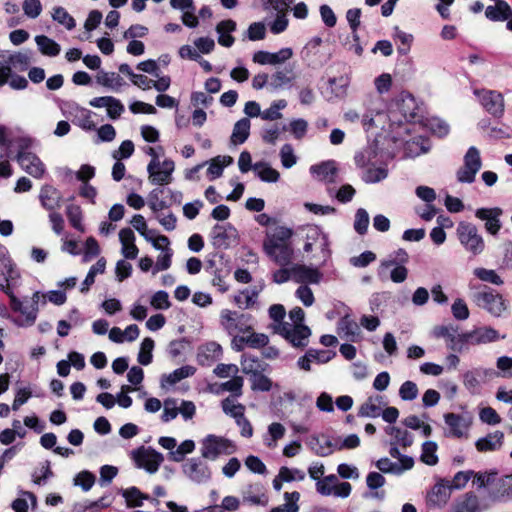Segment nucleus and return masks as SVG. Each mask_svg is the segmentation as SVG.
I'll return each mask as SVG.
<instances>
[{
    "mask_svg": "<svg viewBox=\"0 0 512 512\" xmlns=\"http://www.w3.org/2000/svg\"><path fill=\"white\" fill-rule=\"evenodd\" d=\"M512 16V8L507 1L489 5L485 9V17L492 22H504Z\"/></svg>",
    "mask_w": 512,
    "mask_h": 512,
    "instance_id": "23",
    "label": "nucleus"
},
{
    "mask_svg": "<svg viewBox=\"0 0 512 512\" xmlns=\"http://www.w3.org/2000/svg\"><path fill=\"white\" fill-rule=\"evenodd\" d=\"M151 306L159 310H167L171 307L169 294L164 290H159L153 294L150 301Z\"/></svg>",
    "mask_w": 512,
    "mask_h": 512,
    "instance_id": "60",
    "label": "nucleus"
},
{
    "mask_svg": "<svg viewBox=\"0 0 512 512\" xmlns=\"http://www.w3.org/2000/svg\"><path fill=\"white\" fill-rule=\"evenodd\" d=\"M232 163L233 158L231 156H217L210 162L207 173L211 175L212 178H218L223 174L224 168Z\"/></svg>",
    "mask_w": 512,
    "mask_h": 512,
    "instance_id": "43",
    "label": "nucleus"
},
{
    "mask_svg": "<svg viewBox=\"0 0 512 512\" xmlns=\"http://www.w3.org/2000/svg\"><path fill=\"white\" fill-rule=\"evenodd\" d=\"M237 447L228 438L208 434L201 441V456L204 459L216 460L220 455H230L236 452Z\"/></svg>",
    "mask_w": 512,
    "mask_h": 512,
    "instance_id": "5",
    "label": "nucleus"
},
{
    "mask_svg": "<svg viewBox=\"0 0 512 512\" xmlns=\"http://www.w3.org/2000/svg\"><path fill=\"white\" fill-rule=\"evenodd\" d=\"M66 215L68 217V220L71 224V226L80 231V232H84V226L82 224V218H83V215H82V210L80 208V206L78 205H68L66 207Z\"/></svg>",
    "mask_w": 512,
    "mask_h": 512,
    "instance_id": "48",
    "label": "nucleus"
},
{
    "mask_svg": "<svg viewBox=\"0 0 512 512\" xmlns=\"http://www.w3.org/2000/svg\"><path fill=\"white\" fill-rule=\"evenodd\" d=\"M451 312L453 317L459 321L468 319L470 315L467 304L461 298H458L453 302Z\"/></svg>",
    "mask_w": 512,
    "mask_h": 512,
    "instance_id": "62",
    "label": "nucleus"
},
{
    "mask_svg": "<svg viewBox=\"0 0 512 512\" xmlns=\"http://www.w3.org/2000/svg\"><path fill=\"white\" fill-rule=\"evenodd\" d=\"M35 42L38 46L39 51L43 55L55 57L61 51L60 45L56 41L45 35H37L35 37Z\"/></svg>",
    "mask_w": 512,
    "mask_h": 512,
    "instance_id": "31",
    "label": "nucleus"
},
{
    "mask_svg": "<svg viewBox=\"0 0 512 512\" xmlns=\"http://www.w3.org/2000/svg\"><path fill=\"white\" fill-rule=\"evenodd\" d=\"M284 499L286 503L283 505H279L277 507H273L269 512H298L299 506L297 502L300 499V493L297 491L293 492H285Z\"/></svg>",
    "mask_w": 512,
    "mask_h": 512,
    "instance_id": "40",
    "label": "nucleus"
},
{
    "mask_svg": "<svg viewBox=\"0 0 512 512\" xmlns=\"http://www.w3.org/2000/svg\"><path fill=\"white\" fill-rule=\"evenodd\" d=\"M437 443L434 441H425L422 444L421 461L429 466H434L438 463V456L436 454Z\"/></svg>",
    "mask_w": 512,
    "mask_h": 512,
    "instance_id": "46",
    "label": "nucleus"
},
{
    "mask_svg": "<svg viewBox=\"0 0 512 512\" xmlns=\"http://www.w3.org/2000/svg\"><path fill=\"white\" fill-rule=\"evenodd\" d=\"M498 475L497 470H491L489 472H474L473 484L478 488L482 489L487 486H491L495 482V476Z\"/></svg>",
    "mask_w": 512,
    "mask_h": 512,
    "instance_id": "52",
    "label": "nucleus"
},
{
    "mask_svg": "<svg viewBox=\"0 0 512 512\" xmlns=\"http://www.w3.org/2000/svg\"><path fill=\"white\" fill-rule=\"evenodd\" d=\"M287 106V102L284 99L272 102L268 109L261 112V118L263 120L274 121L282 117L280 110Z\"/></svg>",
    "mask_w": 512,
    "mask_h": 512,
    "instance_id": "49",
    "label": "nucleus"
},
{
    "mask_svg": "<svg viewBox=\"0 0 512 512\" xmlns=\"http://www.w3.org/2000/svg\"><path fill=\"white\" fill-rule=\"evenodd\" d=\"M502 214L503 210L500 207L478 208L475 211V217L485 221L486 231L493 236L498 235L502 227L500 220Z\"/></svg>",
    "mask_w": 512,
    "mask_h": 512,
    "instance_id": "13",
    "label": "nucleus"
},
{
    "mask_svg": "<svg viewBox=\"0 0 512 512\" xmlns=\"http://www.w3.org/2000/svg\"><path fill=\"white\" fill-rule=\"evenodd\" d=\"M166 191L163 187H158L150 191L147 197V203L150 209L157 213L159 211H162L170 206L169 203H167L164 200L160 199V196Z\"/></svg>",
    "mask_w": 512,
    "mask_h": 512,
    "instance_id": "41",
    "label": "nucleus"
},
{
    "mask_svg": "<svg viewBox=\"0 0 512 512\" xmlns=\"http://www.w3.org/2000/svg\"><path fill=\"white\" fill-rule=\"evenodd\" d=\"M409 261V255L407 251L403 248H399L394 252V258L393 259H387L383 260L380 263L379 269H378V276L380 278L383 277L384 272L394 265H405Z\"/></svg>",
    "mask_w": 512,
    "mask_h": 512,
    "instance_id": "34",
    "label": "nucleus"
},
{
    "mask_svg": "<svg viewBox=\"0 0 512 512\" xmlns=\"http://www.w3.org/2000/svg\"><path fill=\"white\" fill-rule=\"evenodd\" d=\"M473 273L483 282H488L497 286H500L504 283L502 278L496 273L495 270L479 267L474 269Z\"/></svg>",
    "mask_w": 512,
    "mask_h": 512,
    "instance_id": "53",
    "label": "nucleus"
},
{
    "mask_svg": "<svg viewBox=\"0 0 512 512\" xmlns=\"http://www.w3.org/2000/svg\"><path fill=\"white\" fill-rule=\"evenodd\" d=\"M452 489L450 481L441 479L431 489L427 495V505L429 507L444 506L451 496Z\"/></svg>",
    "mask_w": 512,
    "mask_h": 512,
    "instance_id": "14",
    "label": "nucleus"
},
{
    "mask_svg": "<svg viewBox=\"0 0 512 512\" xmlns=\"http://www.w3.org/2000/svg\"><path fill=\"white\" fill-rule=\"evenodd\" d=\"M292 336L289 339V343L297 348L306 347L308 344V338L311 335V330L306 325H294Z\"/></svg>",
    "mask_w": 512,
    "mask_h": 512,
    "instance_id": "37",
    "label": "nucleus"
},
{
    "mask_svg": "<svg viewBox=\"0 0 512 512\" xmlns=\"http://www.w3.org/2000/svg\"><path fill=\"white\" fill-rule=\"evenodd\" d=\"M131 454L136 466L145 469L150 474L157 472L164 461L163 455L152 447L141 446L133 450Z\"/></svg>",
    "mask_w": 512,
    "mask_h": 512,
    "instance_id": "8",
    "label": "nucleus"
},
{
    "mask_svg": "<svg viewBox=\"0 0 512 512\" xmlns=\"http://www.w3.org/2000/svg\"><path fill=\"white\" fill-rule=\"evenodd\" d=\"M369 225V215L364 208L357 209L355 213L354 229L359 235L367 233Z\"/></svg>",
    "mask_w": 512,
    "mask_h": 512,
    "instance_id": "55",
    "label": "nucleus"
},
{
    "mask_svg": "<svg viewBox=\"0 0 512 512\" xmlns=\"http://www.w3.org/2000/svg\"><path fill=\"white\" fill-rule=\"evenodd\" d=\"M293 55V51L289 47L280 49L278 52H268L259 50L254 53L253 61L260 65H276L284 63L289 60Z\"/></svg>",
    "mask_w": 512,
    "mask_h": 512,
    "instance_id": "16",
    "label": "nucleus"
},
{
    "mask_svg": "<svg viewBox=\"0 0 512 512\" xmlns=\"http://www.w3.org/2000/svg\"><path fill=\"white\" fill-rule=\"evenodd\" d=\"M451 512H480L479 498L473 492H467L457 498Z\"/></svg>",
    "mask_w": 512,
    "mask_h": 512,
    "instance_id": "22",
    "label": "nucleus"
},
{
    "mask_svg": "<svg viewBox=\"0 0 512 512\" xmlns=\"http://www.w3.org/2000/svg\"><path fill=\"white\" fill-rule=\"evenodd\" d=\"M510 495H512V474L504 475L499 478L495 476V482L490 492L491 498L500 501Z\"/></svg>",
    "mask_w": 512,
    "mask_h": 512,
    "instance_id": "25",
    "label": "nucleus"
},
{
    "mask_svg": "<svg viewBox=\"0 0 512 512\" xmlns=\"http://www.w3.org/2000/svg\"><path fill=\"white\" fill-rule=\"evenodd\" d=\"M293 234V230L286 226H277L265 233L263 250L271 260L281 267L292 263L294 249L291 238Z\"/></svg>",
    "mask_w": 512,
    "mask_h": 512,
    "instance_id": "1",
    "label": "nucleus"
},
{
    "mask_svg": "<svg viewBox=\"0 0 512 512\" xmlns=\"http://www.w3.org/2000/svg\"><path fill=\"white\" fill-rule=\"evenodd\" d=\"M504 443V433L495 431L487 434L485 437L479 438L475 442V447L479 452H491L499 450Z\"/></svg>",
    "mask_w": 512,
    "mask_h": 512,
    "instance_id": "21",
    "label": "nucleus"
},
{
    "mask_svg": "<svg viewBox=\"0 0 512 512\" xmlns=\"http://www.w3.org/2000/svg\"><path fill=\"white\" fill-rule=\"evenodd\" d=\"M386 433L394 436L397 443L404 448L410 447L413 444V435L407 430H402L396 426H390L385 429Z\"/></svg>",
    "mask_w": 512,
    "mask_h": 512,
    "instance_id": "47",
    "label": "nucleus"
},
{
    "mask_svg": "<svg viewBox=\"0 0 512 512\" xmlns=\"http://www.w3.org/2000/svg\"><path fill=\"white\" fill-rule=\"evenodd\" d=\"M178 415L177 400L174 398H167L164 400V409L161 415V420L165 423L172 421Z\"/></svg>",
    "mask_w": 512,
    "mask_h": 512,
    "instance_id": "59",
    "label": "nucleus"
},
{
    "mask_svg": "<svg viewBox=\"0 0 512 512\" xmlns=\"http://www.w3.org/2000/svg\"><path fill=\"white\" fill-rule=\"evenodd\" d=\"M460 244L470 254L477 256L485 249V242L478 228L471 222L461 221L456 228Z\"/></svg>",
    "mask_w": 512,
    "mask_h": 512,
    "instance_id": "4",
    "label": "nucleus"
},
{
    "mask_svg": "<svg viewBox=\"0 0 512 512\" xmlns=\"http://www.w3.org/2000/svg\"><path fill=\"white\" fill-rule=\"evenodd\" d=\"M95 483V475L89 471L78 473L74 479V484L80 486L83 491H89Z\"/></svg>",
    "mask_w": 512,
    "mask_h": 512,
    "instance_id": "64",
    "label": "nucleus"
},
{
    "mask_svg": "<svg viewBox=\"0 0 512 512\" xmlns=\"http://www.w3.org/2000/svg\"><path fill=\"white\" fill-rule=\"evenodd\" d=\"M195 449V443L193 440L183 441L176 450L169 452V458L175 462H181L184 460L186 454H190Z\"/></svg>",
    "mask_w": 512,
    "mask_h": 512,
    "instance_id": "51",
    "label": "nucleus"
},
{
    "mask_svg": "<svg viewBox=\"0 0 512 512\" xmlns=\"http://www.w3.org/2000/svg\"><path fill=\"white\" fill-rule=\"evenodd\" d=\"M253 170L257 177L263 182L275 183L280 178L279 172L272 168L269 163L264 161L254 163Z\"/></svg>",
    "mask_w": 512,
    "mask_h": 512,
    "instance_id": "28",
    "label": "nucleus"
},
{
    "mask_svg": "<svg viewBox=\"0 0 512 512\" xmlns=\"http://www.w3.org/2000/svg\"><path fill=\"white\" fill-rule=\"evenodd\" d=\"M155 342L152 338L146 337L143 339L140 347V351L138 353L137 360L141 365H149L152 362L153 355L152 351L154 349Z\"/></svg>",
    "mask_w": 512,
    "mask_h": 512,
    "instance_id": "44",
    "label": "nucleus"
},
{
    "mask_svg": "<svg viewBox=\"0 0 512 512\" xmlns=\"http://www.w3.org/2000/svg\"><path fill=\"white\" fill-rule=\"evenodd\" d=\"M251 319L249 314H239L236 311L223 310L221 312V324L227 333L232 336L236 332L246 333L252 330L248 322Z\"/></svg>",
    "mask_w": 512,
    "mask_h": 512,
    "instance_id": "9",
    "label": "nucleus"
},
{
    "mask_svg": "<svg viewBox=\"0 0 512 512\" xmlns=\"http://www.w3.org/2000/svg\"><path fill=\"white\" fill-rule=\"evenodd\" d=\"M16 160L20 167L29 175L34 178H41L45 172V167L40 158L34 154L29 153L25 156L16 155Z\"/></svg>",
    "mask_w": 512,
    "mask_h": 512,
    "instance_id": "17",
    "label": "nucleus"
},
{
    "mask_svg": "<svg viewBox=\"0 0 512 512\" xmlns=\"http://www.w3.org/2000/svg\"><path fill=\"white\" fill-rule=\"evenodd\" d=\"M175 169L174 161L165 159L161 164L156 165L154 161H150L147 166L149 181L153 185H167L172 182V174Z\"/></svg>",
    "mask_w": 512,
    "mask_h": 512,
    "instance_id": "11",
    "label": "nucleus"
},
{
    "mask_svg": "<svg viewBox=\"0 0 512 512\" xmlns=\"http://www.w3.org/2000/svg\"><path fill=\"white\" fill-rule=\"evenodd\" d=\"M471 331L475 345L487 344L500 339L498 331L492 327H479Z\"/></svg>",
    "mask_w": 512,
    "mask_h": 512,
    "instance_id": "32",
    "label": "nucleus"
},
{
    "mask_svg": "<svg viewBox=\"0 0 512 512\" xmlns=\"http://www.w3.org/2000/svg\"><path fill=\"white\" fill-rule=\"evenodd\" d=\"M280 158L282 166L286 169L291 168L297 162L294 149L291 144H284L280 150Z\"/></svg>",
    "mask_w": 512,
    "mask_h": 512,
    "instance_id": "63",
    "label": "nucleus"
},
{
    "mask_svg": "<svg viewBox=\"0 0 512 512\" xmlns=\"http://www.w3.org/2000/svg\"><path fill=\"white\" fill-rule=\"evenodd\" d=\"M338 331L340 334L343 333V336L352 342H355L360 334L358 324L350 319L349 316H344L339 320Z\"/></svg>",
    "mask_w": 512,
    "mask_h": 512,
    "instance_id": "30",
    "label": "nucleus"
},
{
    "mask_svg": "<svg viewBox=\"0 0 512 512\" xmlns=\"http://www.w3.org/2000/svg\"><path fill=\"white\" fill-rule=\"evenodd\" d=\"M10 308L13 312L20 313L22 317L13 318L12 322L18 327H30L34 325L37 315L38 307H31L24 305V302L18 298V304L15 305L10 300Z\"/></svg>",
    "mask_w": 512,
    "mask_h": 512,
    "instance_id": "15",
    "label": "nucleus"
},
{
    "mask_svg": "<svg viewBox=\"0 0 512 512\" xmlns=\"http://www.w3.org/2000/svg\"><path fill=\"white\" fill-rule=\"evenodd\" d=\"M242 371L250 376L253 391L268 392L272 388V380L263 374V363L256 357L242 355Z\"/></svg>",
    "mask_w": 512,
    "mask_h": 512,
    "instance_id": "3",
    "label": "nucleus"
},
{
    "mask_svg": "<svg viewBox=\"0 0 512 512\" xmlns=\"http://www.w3.org/2000/svg\"><path fill=\"white\" fill-rule=\"evenodd\" d=\"M257 297V291H249L248 289H244L239 295L234 297V301L239 308L247 309L256 303Z\"/></svg>",
    "mask_w": 512,
    "mask_h": 512,
    "instance_id": "54",
    "label": "nucleus"
},
{
    "mask_svg": "<svg viewBox=\"0 0 512 512\" xmlns=\"http://www.w3.org/2000/svg\"><path fill=\"white\" fill-rule=\"evenodd\" d=\"M100 254V247L94 237H88L84 245L83 262H89Z\"/></svg>",
    "mask_w": 512,
    "mask_h": 512,
    "instance_id": "58",
    "label": "nucleus"
},
{
    "mask_svg": "<svg viewBox=\"0 0 512 512\" xmlns=\"http://www.w3.org/2000/svg\"><path fill=\"white\" fill-rule=\"evenodd\" d=\"M62 197L60 192L51 185H44L39 194V200L44 209L53 211L60 207Z\"/></svg>",
    "mask_w": 512,
    "mask_h": 512,
    "instance_id": "24",
    "label": "nucleus"
},
{
    "mask_svg": "<svg viewBox=\"0 0 512 512\" xmlns=\"http://www.w3.org/2000/svg\"><path fill=\"white\" fill-rule=\"evenodd\" d=\"M480 97V103L483 108L493 117L501 118L504 114V97L495 90H482L476 92Z\"/></svg>",
    "mask_w": 512,
    "mask_h": 512,
    "instance_id": "12",
    "label": "nucleus"
},
{
    "mask_svg": "<svg viewBox=\"0 0 512 512\" xmlns=\"http://www.w3.org/2000/svg\"><path fill=\"white\" fill-rule=\"evenodd\" d=\"M251 122L249 118L245 117L238 120L233 127L231 135V143L234 145L243 144L250 135Z\"/></svg>",
    "mask_w": 512,
    "mask_h": 512,
    "instance_id": "29",
    "label": "nucleus"
},
{
    "mask_svg": "<svg viewBox=\"0 0 512 512\" xmlns=\"http://www.w3.org/2000/svg\"><path fill=\"white\" fill-rule=\"evenodd\" d=\"M419 393L418 387L413 381H405L399 389V396L403 401H412L417 398Z\"/></svg>",
    "mask_w": 512,
    "mask_h": 512,
    "instance_id": "57",
    "label": "nucleus"
},
{
    "mask_svg": "<svg viewBox=\"0 0 512 512\" xmlns=\"http://www.w3.org/2000/svg\"><path fill=\"white\" fill-rule=\"evenodd\" d=\"M322 44V39L318 36L313 37L303 48L301 54L303 60L307 61L308 66L315 67L318 63L315 61L314 56L319 52V47Z\"/></svg>",
    "mask_w": 512,
    "mask_h": 512,
    "instance_id": "38",
    "label": "nucleus"
},
{
    "mask_svg": "<svg viewBox=\"0 0 512 512\" xmlns=\"http://www.w3.org/2000/svg\"><path fill=\"white\" fill-rule=\"evenodd\" d=\"M457 332H458V326L449 324V325L436 326L433 330V335L436 338L446 339L447 343H453L454 337Z\"/></svg>",
    "mask_w": 512,
    "mask_h": 512,
    "instance_id": "56",
    "label": "nucleus"
},
{
    "mask_svg": "<svg viewBox=\"0 0 512 512\" xmlns=\"http://www.w3.org/2000/svg\"><path fill=\"white\" fill-rule=\"evenodd\" d=\"M469 345H475L472 331L463 333H456L453 343H447V348L450 350L461 353L464 349H467Z\"/></svg>",
    "mask_w": 512,
    "mask_h": 512,
    "instance_id": "39",
    "label": "nucleus"
},
{
    "mask_svg": "<svg viewBox=\"0 0 512 512\" xmlns=\"http://www.w3.org/2000/svg\"><path fill=\"white\" fill-rule=\"evenodd\" d=\"M96 82L104 87L119 88L123 85L122 77L115 72L101 70L96 76Z\"/></svg>",
    "mask_w": 512,
    "mask_h": 512,
    "instance_id": "42",
    "label": "nucleus"
},
{
    "mask_svg": "<svg viewBox=\"0 0 512 512\" xmlns=\"http://www.w3.org/2000/svg\"><path fill=\"white\" fill-rule=\"evenodd\" d=\"M388 175V171L385 168H369L362 174V180L365 183H377L385 179Z\"/></svg>",
    "mask_w": 512,
    "mask_h": 512,
    "instance_id": "61",
    "label": "nucleus"
},
{
    "mask_svg": "<svg viewBox=\"0 0 512 512\" xmlns=\"http://www.w3.org/2000/svg\"><path fill=\"white\" fill-rule=\"evenodd\" d=\"M463 162V166L456 172L457 181L471 184L475 181L476 174L482 167L479 149L475 146L469 147L464 155Z\"/></svg>",
    "mask_w": 512,
    "mask_h": 512,
    "instance_id": "6",
    "label": "nucleus"
},
{
    "mask_svg": "<svg viewBox=\"0 0 512 512\" xmlns=\"http://www.w3.org/2000/svg\"><path fill=\"white\" fill-rule=\"evenodd\" d=\"M121 495L126 499L128 507H140L143 500H150L149 495L142 493L137 487L121 489Z\"/></svg>",
    "mask_w": 512,
    "mask_h": 512,
    "instance_id": "36",
    "label": "nucleus"
},
{
    "mask_svg": "<svg viewBox=\"0 0 512 512\" xmlns=\"http://www.w3.org/2000/svg\"><path fill=\"white\" fill-rule=\"evenodd\" d=\"M244 380L241 376H233L230 380L221 383L219 388L215 391L216 394L228 391L231 393V398H238L242 395V387Z\"/></svg>",
    "mask_w": 512,
    "mask_h": 512,
    "instance_id": "35",
    "label": "nucleus"
},
{
    "mask_svg": "<svg viewBox=\"0 0 512 512\" xmlns=\"http://www.w3.org/2000/svg\"><path fill=\"white\" fill-rule=\"evenodd\" d=\"M211 239L216 249H228L237 243L238 231L231 223L215 224L211 230Z\"/></svg>",
    "mask_w": 512,
    "mask_h": 512,
    "instance_id": "10",
    "label": "nucleus"
},
{
    "mask_svg": "<svg viewBox=\"0 0 512 512\" xmlns=\"http://www.w3.org/2000/svg\"><path fill=\"white\" fill-rule=\"evenodd\" d=\"M472 294L473 302L481 309H484L494 317H500L507 309V301L493 288L480 285Z\"/></svg>",
    "mask_w": 512,
    "mask_h": 512,
    "instance_id": "2",
    "label": "nucleus"
},
{
    "mask_svg": "<svg viewBox=\"0 0 512 512\" xmlns=\"http://www.w3.org/2000/svg\"><path fill=\"white\" fill-rule=\"evenodd\" d=\"M195 373L196 368L194 366L184 365L169 374H163L160 378V386L162 389H168V387L177 384L185 378L193 376Z\"/></svg>",
    "mask_w": 512,
    "mask_h": 512,
    "instance_id": "20",
    "label": "nucleus"
},
{
    "mask_svg": "<svg viewBox=\"0 0 512 512\" xmlns=\"http://www.w3.org/2000/svg\"><path fill=\"white\" fill-rule=\"evenodd\" d=\"M182 470L185 476L196 484L208 483L212 478V471L204 458H189L183 465Z\"/></svg>",
    "mask_w": 512,
    "mask_h": 512,
    "instance_id": "7",
    "label": "nucleus"
},
{
    "mask_svg": "<svg viewBox=\"0 0 512 512\" xmlns=\"http://www.w3.org/2000/svg\"><path fill=\"white\" fill-rule=\"evenodd\" d=\"M310 172L313 176L317 177L318 180L326 183H334L335 176L338 172L336 161L327 160L320 164L312 165Z\"/></svg>",
    "mask_w": 512,
    "mask_h": 512,
    "instance_id": "19",
    "label": "nucleus"
},
{
    "mask_svg": "<svg viewBox=\"0 0 512 512\" xmlns=\"http://www.w3.org/2000/svg\"><path fill=\"white\" fill-rule=\"evenodd\" d=\"M444 420L450 428L451 434L456 438H461L469 427V423L459 414L447 413L444 415Z\"/></svg>",
    "mask_w": 512,
    "mask_h": 512,
    "instance_id": "27",
    "label": "nucleus"
},
{
    "mask_svg": "<svg viewBox=\"0 0 512 512\" xmlns=\"http://www.w3.org/2000/svg\"><path fill=\"white\" fill-rule=\"evenodd\" d=\"M235 398L227 397L222 400L221 407L225 414L233 417L235 420L244 415L245 407L241 403H235Z\"/></svg>",
    "mask_w": 512,
    "mask_h": 512,
    "instance_id": "45",
    "label": "nucleus"
},
{
    "mask_svg": "<svg viewBox=\"0 0 512 512\" xmlns=\"http://www.w3.org/2000/svg\"><path fill=\"white\" fill-rule=\"evenodd\" d=\"M398 110L402 114L405 121H415L418 112L414 97L410 93H402L401 100L397 103Z\"/></svg>",
    "mask_w": 512,
    "mask_h": 512,
    "instance_id": "26",
    "label": "nucleus"
},
{
    "mask_svg": "<svg viewBox=\"0 0 512 512\" xmlns=\"http://www.w3.org/2000/svg\"><path fill=\"white\" fill-rule=\"evenodd\" d=\"M291 274L296 282L318 284L322 279V273L314 267L295 264L291 268Z\"/></svg>",
    "mask_w": 512,
    "mask_h": 512,
    "instance_id": "18",
    "label": "nucleus"
},
{
    "mask_svg": "<svg viewBox=\"0 0 512 512\" xmlns=\"http://www.w3.org/2000/svg\"><path fill=\"white\" fill-rule=\"evenodd\" d=\"M52 18L54 21L64 25L67 30H72L76 26L74 18L61 6L53 9Z\"/></svg>",
    "mask_w": 512,
    "mask_h": 512,
    "instance_id": "50",
    "label": "nucleus"
},
{
    "mask_svg": "<svg viewBox=\"0 0 512 512\" xmlns=\"http://www.w3.org/2000/svg\"><path fill=\"white\" fill-rule=\"evenodd\" d=\"M106 269V260L102 257L98 259V261L92 265L81 284L80 291L81 293H87L90 289V286L94 284L95 277L97 274H103Z\"/></svg>",
    "mask_w": 512,
    "mask_h": 512,
    "instance_id": "33",
    "label": "nucleus"
}]
</instances>
